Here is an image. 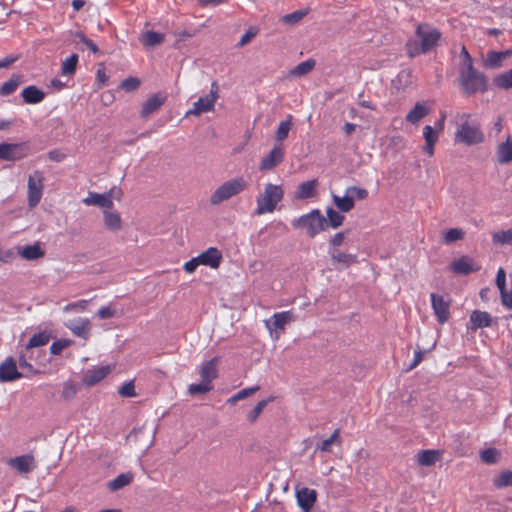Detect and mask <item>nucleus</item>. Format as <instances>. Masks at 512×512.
<instances>
[{
    "mask_svg": "<svg viewBox=\"0 0 512 512\" xmlns=\"http://www.w3.org/2000/svg\"><path fill=\"white\" fill-rule=\"evenodd\" d=\"M259 389H260L259 386H254V387H249V388L242 389L238 393L233 395L231 398H229L228 401L231 402V403H235L236 401L245 399V398L253 395Z\"/></svg>",
    "mask_w": 512,
    "mask_h": 512,
    "instance_id": "603ef678",
    "label": "nucleus"
},
{
    "mask_svg": "<svg viewBox=\"0 0 512 512\" xmlns=\"http://www.w3.org/2000/svg\"><path fill=\"white\" fill-rule=\"evenodd\" d=\"M491 322L492 319L488 312L474 310L470 315V329L472 331H476L479 328L489 327Z\"/></svg>",
    "mask_w": 512,
    "mask_h": 512,
    "instance_id": "cd10ccee",
    "label": "nucleus"
},
{
    "mask_svg": "<svg viewBox=\"0 0 512 512\" xmlns=\"http://www.w3.org/2000/svg\"><path fill=\"white\" fill-rule=\"evenodd\" d=\"M18 254L26 260H36L44 256V251L38 243L28 245L18 250Z\"/></svg>",
    "mask_w": 512,
    "mask_h": 512,
    "instance_id": "f704fd0d",
    "label": "nucleus"
},
{
    "mask_svg": "<svg viewBox=\"0 0 512 512\" xmlns=\"http://www.w3.org/2000/svg\"><path fill=\"white\" fill-rule=\"evenodd\" d=\"M495 154L500 165H507L512 162V135H508L505 141L497 145Z\"/></svg>",
    "mask_w": 512,
    "mask_h": 512,
    "instance_id": "412c9836",
    "label": "nucleus"
},
{
    "mask_svg": "<svg viewBox=\"0 0 512 512\" xmlns=\"http://www.w3.org/2000/svg\"><path fill=\"white\" fill-rule=\"evenodd\" d=\"M198 260L200 261L201 265L209 266L212 269H217L223 260V256L218 248L209 247L207 250L198 255Z\"/></svg>",
    "mask_w": 512,
    "mask_h": 512,
    "instance_id": "dca6fc26",
    "label": "nucleus"
},
{
    "mask_svg": "<svg viewBox=\"0 0 512 512\" xmlns=\"http://www.w3.org/2000/svg\"><path fill=\"white\" fill-rule=\"evenodd\" d=\"M269 401L270 400L259 401L257 405L254 407V409L247 414V420L250 423H254L258 419L264 408L267 406Z\"/></svg>",
    "mask_w": 512,
    "mask_h": 512,
    "instance_id": "3c124183",
    "label": "nucleus"
},
{
    "mask_svg": "<svg viewBox=\"0 0 512 512\" xmlns=\"http://www.w3.org/2000/svg\"><path fill=\"white\" fill-rule=\"evenodd\" d=\"M40 351H36L29 346H25L19 353L18 363L20 370L25 372V378L32 377L40 373V369L35 367L37 359L41 356Z\"/></svg>",
    "mask_w": 512,
    "mask_h": 512,
    "instance_id": "9d476101",
    "label": "nucleus"
},
{
    "mask_svg": "<svg viewBox=\"0 0 512 512\" xmlns=\"http://www.w3.org/2000/svg\"><path fill=\"white\" fill-rule=\"evenodd\" d=\"M72 331L75 335L86 338L90 331V323L88 320L81 322L72 328Z\"/></svg>",
    "mask_w": 512,
    "mask_h": 512,
    "instance_id": "bf43d9fd",
    "label": "nucleus"
},
{
    "mask_svg": "<svg viewBox=\"0 0 512 512\" xmlns=\"http://www.w3.org/2000/svg\"><path fill=\"white\" fill-rule=\"evenodd\" d=\"M345 232H338L336 233L329 242L330 249H338L340 247L344 240H345Z\"/></svg>",
    "mask_w": 512,
    "mask_h": 512,
    "instance_id": "338daca9",
    "label": "nucleus"
},
{
    "mask_svg": "<svg viewBox=\"0 0 512 512\" xmlns=\"http://www.w3.org/2000/svg\"><path fill=\"white\" fill-rule=\"evenodd\" d=\"M219 358L214 357L211 360L202 364L200 369V376L203 382L212 384V381L217 378V363Z\"/></svg>",
    "mask_w": 512,
    "mask_h": 512,
    "instance_id": "bb28decb",
    "label": "nucleus"
},
{
    "mask_svg": "<svg viewBox=\"0 0 512 512\" xmlns=\"http://www.w3.org/2000/svg\"><path fill=\"white\" fill-rule=\"evenodd\" d=\"M346 194L350 195V197H352L353 200H354V198H356L358 200H363V199L367 198L368 191L364 188L351 186L346 189Z\"/></svg>",
    "mask_w": 512,
    "mask_h": 512,
    "instance_id": "6e6d98bb",
    "label": "nucleus"
},
{
    "mask_svg": "<svg viewBox=\"0 0 512 512\" xmlns=\"http://www.w3.org/2000/svg\"><path fill=\"white\" fill-rule=\"evenodd\" d=\"M167 96L164 93H156L150 96L142 105L141 116L149 117L156 112L166 101Z\"/></svg>",
    "mask_w": 512,
    "mask_h": 512,
    "instance_id": "aec40b11",
    "label": "nucleus"
},
{
    "mask_svg": "<svg viewBox=\"0 0 512 512\" xmlns=\"http://www.w3.org/2000/svg\"><path fill=\"white\" fill-rule=\"evenodd\" d=\"M450 269L455 274L467 275L471 272L478 271L480 267L477 266L470 257L462 256L451 263Z\"/></svg>",
    "mask_w": 512,
    "mask_h": 512,
    "instance_id": "6ab92c4d",
    "label": "nucleus"
},
{
    "mask_svg": "<svg viewBox=\"0 0 512 512\" xmlns=\"http://www.w3.org/2000/svg\"><path fill=\"white\" fill-rule=\"evenodd\" d=\"M492 241L498 245H512V227L492 234Z\"/></svg>",
    "mask_w": 512,
    "mask_h": 512,
    "instance_id": "79ce46f5",
    "label": "nucleus"
},
{
    "mask_svg": "<svg viewBox=\"0 0 512 512\" xmlns=\"http://www.w3.org/2000/svg\"><path fill=\"white\" fill-rule=\"evenodd\" d=\"M495 85L499 88L510 89L512 88V69L498 75L494 79Z\"/></svg>",
    "mask_w": 512,
    "mask_h": 512,
    "instance_id": "de8ad7c7",
    "label": "nucleus"
},
{
    "mask_svg": "<svg viewBox=\"0 0 512 512\" xmlns=\"http://www.w3.org/2000/svg\"><path fill=\"white\" fill-rule=\"evenodd\" d=\"M219 86L216 81L211 83L210 93L206 96L200 97L193 105L186 115L199 116L203 113L211 112L214 110L215 103L219 98Z\"/></svg>",
    "mask_w": 512,
    "mask_h": 512,
    "instance_id": "6e6552de",
    "label": "nucleus"
},
{
    "mask_svg": "<svg viewBox=\"0 0 512 512\" xmlns=\"http://www.w3.org/2000/svg\"><path fill=\"white\" fill-rule=\"evenodd\" d=\"M327 214V226H330L334 229L340 227L343 224V221L345 219L344 215L340 214L333 208H328L326 210Z\"/></svg>",
    "mask_w": 512,
    "mask_h": 512,
    "instance_id": "c03bdc74",
    "label": "nucleus"
},
{
    "mask_svg": "<svg viewBox=\"0 0 512 512\" xmlns=\"http://www.w3.org/2000/svg\"><path fill=\"white\" fill-rule=\"evenodd\" d=\"M315 65L316 61L314 59H308L306 61L300 62L290 71V75L294 77L305 76L315 68Z\"/></svg>",
    "mask_w": 512,
    "mask_h": 512,
    "instance_id": "4c0bfd02",
    "label": "nucleus"
},
{
    "mask_svg": "<svg viewBox=\"0 0 512 512\" xmlns=\"http://www.w3.org/2000/svg\"><path fill=\"white\" fill-rule=\"evenodd\" d=\"M429 109L423 103H417L407 114L406 121L411 124H418L421 119L428 115Z\"/></svg>",
    "mask_w": 512,
    "mask_h": 512,
    "instance_id": "72a5a7b5",
    "label": "nucleus"
},
{
    "mask_svg": "<svg viewBox=\"0 0 512 512\" xmlns=\"http://www.w3.org/2000/svg\"><path fill=\"white\" fill-rule=\"evenodd\" d=\"M79 62V56L76 53L71 54L61 64V75L72 76L76 73Z\"/></svg>",
    "mask_w": 512,
    "mask_h": 512,
    "instance_id": "c9c22d12",
    "label": "nucleus"
},
{
    "mask_svg": "<svg viewBox=\"0 0 512 512\" xmlns=\"http://www.w3.org/2000/svg\"><path fill=\"white\" fill-rule=\"evenodd\" d=\"M442 33L429 23H420L416 26L414 36L405 44V50L410 58L427 54L439 44Z\"/></svg>",
    "mask_w": 512,
    "mask_h": 512,
    "instance_id": "f257e3e1",
    "label": "nucleus"
},
{
    "mask_svg": "<svg viewBox=\"0 0 512 512\" xmlns=\"http://www.w3.org/2000/svg\"><path fill=\"white\" fill-rule=\"evenodd\" d=\"M496 285L501 292L506 290V273L503 268H499L496 275Z\"/></svg>",
    "mask_w": 512,
    "mask_h": 512,
    "instance_id": "69168bd1",
    "label": "nucleus"
},
{
    "mask_svg": "<svg viewBox=\"0 0 512 512\" xmlns=\"http://www.w3.org/2000/svg\"><path fill=\"white\" fill-rule=\"evenodd\" d=\"M212 389H213L212 384H207V383L201 381V383L189 385L188 392L190 395L206 394L209 391H211Z\"/></svg>",
    "mask_w": 512,
    "mask_h": 512,
    "instance_id": "8fccbe9b",
    "label": "nucleus"
},
{
    "mask_svg": "<svg viewBox=\"0 0 512 512\" xmlns=\"http://www.w3.org/2000/svg\"><path fill=\"white\" fill-rule=\"evenodd\" d=\"M455 142L466 146L481 144L485 141V134L481 123L472 118L469 113L458 115V125L455 132Z\"/></svg>",
    "mask_w": 512,
    "mask_h": 512,
    "instance_id": "f03ea898",
    "label": "nucleus"
},
{
    "mask_svg": "<svg viewBox=\"0 0 512 512\" xmlns=\"http://www.w3.org/2000/svg\"><path fill=\"white\" fill-rule=\"evenodd\" d=\"M50 341V335L46 331L34 334L26 344L29 348L45 346Z\"/></svg>",
    "mask_w": 512,
    "mask_h": 512,
    "instance_id": "37998d69",
    "label": "nucleus"
},
{
    "mask_svg": "<svg viewBox=\"0 0 512 512\" xmlns=\"http://www.w3.org/2000/svg\"><path fill=\"white\" fill-rule=\"evenodd\" d=\"M17 253L14 249H4L0 246V262L1 263H11L16 258Z\"/></svg>",
    "mask_w": 512,
    "mask_h": 512,
    "instance_id": "052dcab7",
    "label": "nucleus"
},
{
    "mask_svg": "<svg viewBox=\"0 0 512 512\" xmlns=\"http://www.w3.org/2000/svg\"><path fill=\"white\" fill-rule=\"evenodd\" d=\"M23 377L25 372L18 371L17 362L12 356L0 363V382H12Z\"/></svg>",
    "mask_w": 512,
    "mask_h": 512,
    "instance_id": "ddd939ff",
    "label": "nucleus"
},
{
    "mask_svg": "<svg viewBox=\"0 0 512 512\" xmlns=\"http://www.w3.org/2000/svg\"><path fill=\"white\" fill-rule=\"evenodd\" d=\"M294 228H305L308 235L314 238L317 234L327 228V220L321 214L320 210L314 209L307 214L300 216L292 221Z\"/></svg>",
    "mask_w": 512,
    "mask_h": 512,
    "instance_id": "423d86ee",
    "label": "nucleus"
},
{
    "mask_svg": "<svg viewBox=\"0 0 512 512\" xmlns=\"http://www.w3.org/2000/svg\"><path fill=\"white\" fill-rule=\"evenodd\" d=\"M284 193L282 185L266 183L263 191L256 196L254 214L260 216L273 213L276 210L277 205L283 200Z\"/></svg>",
    "mask_w": 512,
    "mask_h": 512,
    "instance_id": "7ed1b4c3",
    "label": "nucleus"
},
{
    "mask_svg": "<svg viewBox=\"0 0 512 512\" xmlns=\"http://www.w3.org/2000/svg\"><path fill=\"white\" fill-rule=\"evenodd\" d=\"M30 153V145L27 142L0 143V160L18 161L28 157Z\"/></svg>",
    "mask_w": 512,
    "mask_h": 512,
    "instance_id": "1a4fd4ad",
    "label": "nucleus"
},
{
    "mask_svg": "<svg viewBox=\"0 0 512 512\" xmlns=\"http://www.w3.org/2000/svg\"><path fill=\"white\" fill-rule=\"evenodd\" d=\"M292 120L293 116L288 115L285 120H282L275 132V140L277 144H282V142L288 137L289 132L292 128Z\"/></svg>",
    "mask_w": 512,
    "mask_h": 512,
    "instance_id": "473e14b6",
    "label": "nucleus"
},
{
    "mask_svg": "<svg viewBox=\"0 0 512 512\" xmlns=\"http://www.w3.org/2000/svg\"><path fill=\"white\" fill-rule=\"evenodd\" d=\"M317 499V493L314 489L302 488L297 492L298 505L304 512H309Z\"/></svg>",
    "mask_w": 512,
    "mask_h": 512,
    "instance_id": "5701e85b",
    "label": "nucleus"
},
{
    "mask_svg": "<svg viewBox=\"0 0 512 512\" xmlns=\"http://www.w3.org/2000/svg\"><path fill=\"white\" fill-rule=\"evenodd\" d=\"M431 304L432 309L435 313V316L440 324H444L448 321L450 312H449V303L445 301L444 297L435 293H432L431 296Z\"/></svg>",
    "mask_w": 512,
    "mask_h": 512,
    "instance_id": "2eb2a0df",
    "label": "nucleus"
},
{
    "mask_svg": "<svg viewBox=\"0 0 512 512\" xmlns=\"http://www.w3.org/2000/svg\"><path fill=\"white\" fill-rule=\"evenodd\" d=\"M460 57L462 59V63L459 68H470L473 67L472 57L470 56L468 50L463 45L460 52Z\"/></svg>",
    "mask_w": 512,
    "mask_h": 512,
    "instance_id": "e2e57ef3",
    "label": "nucleus"
},
{
    "mask_svg": "<svg viewBox=\"0 0 512 512\" xmlns=\"http://www.w3.org/2000/svg\"><path fill=\"white\" fill-rule=\"evenodd\" d=\"M333 444L340 445V430L335 429L334 432L331 434V436L328 439L323 440L321 443H318L316 446V449L322 451V452H330L331 446Z\"/></svg>",
    "mask_w": 512,
    "mask_h": 512,
    "instance_id": "ea45409f",
    "label": "nucleus"
},
{
    "mask_svg": "<svg viewBox=\"0 0 512 512\" xmlns=\"http://www.w3.org/2000/svg\"><path fill=\"white\" fill-rule=\"evenodd\" d=\"M459 85L466 95H472L487 90L486 77L478 72L474 66L459 68Z\"/></svg>",
    "mask_w": 512,
    "mask_h": 512,
    "instance_id": "39448f33",
    "label": "nucleus"
},
{
    "mask_svg": "<svg viewBox=\"0 0 512 512\" xmlns=\"http://www.w3.org/2000/svg\"><path fill=\"white\" fill-rule=\"evenodd\" d=\"M249 187V181L243 176L231 178L219 185L211 194L209 201L213 206H218L223 202L241 194Z\"/></svg>",
    "mask_w": 512,
    "mask_h": 512,
    "instance_id": "20e7f679",
    "label": "nucleus"
},
{
    "mask_svg": "<svg viewBox=\"0 0 512 512\" xmlns=\"http://www.w3.org/2000/svg\"><path fill=\"white\" fill-rule=\"evenodd\" d=\"M118 393L122 397H127V398L135 397L136 392H135V386H134L133 382L125 383L123 386L120 387Z\"/></svg>",
    "mask_w": 512,
    "mask_h": 512,
    "instance_id": "680f3d73",
    "label": "nucleus"
},
{
    "mask_svg": "<svg viewBox=\"0 0 512 512\" xmlns=\"http://www.w3.org/2000/svg\"><path fill=\"white\" fill-rule=\"evenodd\" d=\"M329 254L332 262L341 265L343 268H348L358 262L357 255L344 253L339 249H329Z\"/></svg>",
    "mask_w": 512,
    "mask_h": 512,
    "instance_id": "393cba45",
    "label": "nucleus"
},
{
    "mask_svg": "<svg viewBox=\"0 0 512 512\" xmlns=\"http://www.w3.org/2000/svg\"><path fill=\"white\" fill-rule=\"evenodd\" d=\"M140 86V80L136 77H128L121 82L120 87L127 92H132L138 89Z\"/></svg>",
    "mask_w": 512,
    "mask_h": 512,
    "instance_id": "4d7b16f0",
    "label": "nucleus"
},
{
    "mask_svg": "<svg viewBox=\"0 0 512 512\" xmlns=\"http://www.w3.org/2000/svg\"><path fill=\"white\" fill-rule=\"evenodd\" d=\"M445 121V114H442L440 120L438 121V130H435L432 126L426 125L423 128V137L425 139V146L423 147V151L429 155H434V146L439 139V134L443 130Z\"/></svg>",
    "mask_w": 512,
    "mask_h": 512,
    "instance_id": "9b49d317",
    "label": "nucleus"
},
{
    "mask_svg": "<svg viewBox=\"0 0 512 512\" xmlns=\"http://www.w3.org/2000/svg\"><path fill=\"white\" fill-rule=\"evenodd\" d=\"M308 14L306 10H296L292 13L286 14L282 17V21L288 25H295L299 23Z\"/></svg>",
    "mask_w": 512,
    "mask_h": 512,
    "instance_id": "49530a36",
    "label": "nucleus"
},
{
    "mask_svg": "<svg viewBox=\"0 0 512 512\" xmlns=\"http://www.w3.org/2000/svg\"><path fill=\"white\" fill-rule=\"evenodd\" d=\"M165 36L162 33H158L155 31H147L144 33L140 41L145 47H154L156 45H160L164 42Z\"/></svg>",
    "mask_w": 512,
    "mask_h": 512,
    "instance_id": "e433bc0d",
    "label": "nucleus"
},
{
    "mask_svg": "<svg viewBox=\"0 0 512 512\" xmlns=\"http://www.w3.org/2000/svg\"><path fill=\"white\" fill-rule=\"evenodd\" d=\"M103 215L106 229L113 232H117L122 229V219L118 212L107 209L103 211Z\"/></svg>",
    "mask_w": 512,
    "mask_h": 512,
    "instance_id": "2f4dec72",
    "label": "nucleus"
},
{
    "mask_svg": "<svg viewBox=\"0 0 512 512\" xmlns=\"http://www.w3.org/2000/svg\"><path fill=\"white\" fill-rule=\"evenodd\" d=\"M498 452L494 448H488L480 453L481 460L486 464H493L497 461Z\"/></svg>",
    "mask_w": 512,
    "mask_h": 512,
    "instance_id": "864d4df0",
    "label": "nucleus"
},
{
    "mask_svg": "<svg viewBox=\"0 0 512 512\" xmlns=\"http://www.w3.org/2000/svg\"><path fill=\"white\" fill-rule=\"evenodd\" d=\"M442 458V452L440 450L427 449L421 450L416 455V461L421 467L433 466L436 462Z\"/></svg>",
    "mask_w": 512,
    "mask_h": 512,
    "instance_id": "b1692460",
    "label": "nucleus"
},
{
    "mask_svg": "<svg viewBox=\"0 0 512 512\" xmlns=\"http://www.w3.org/2000/svg\"><path fill=\"white\" fill-rule=\"evenodd\" d=\"M512 54V51H490L483 61V65L486 68H498L502 65V62Z\"/></svg>",
    "mask_w": 512,
    "mask_h": 512,
    "instance_id": "c756f323",
    "label": "nucleus"
},
{
    "mask_svg": "<svg viewBox=\"0 0 512 512\" xmlns=\"http://www.w3.org/2000/svg\"><path fill=\"white\" fill-rule=\"evenodd\" d=\"M44 190V175L40 170H35L28 176L27 201L29 208H35L41 201Z\"/></svg>",
    "mask_w": 512,
    "mask_h": 512,
    "instance_id": "0eeeda50",
    "label": "nucleus"
},
{
    "mask_svg": "<svg viewBox=\"0 0 512 512\" xmlns=\"http://www.w3.org/2000/svg\"><path fill=\"white\" fill-rule=\"evenodd\" d=\"M285 150L282 144H275L272 150L261 159L259 170L262 172L273 170L284 159Z\"/></svg>",
    "mask_w": 512,
    "mask_h": 512,
    "instance_id": "f8f14e48",
    "label": "nucleus"
},
{
    "mask_svg": "<svg viewBox=\"0 0 512 512\" xmlns=\"http://www.w3.org/2000/svg\"><path fill=\"white\" fill-rule=\"evenodd\" d=\"M463 237H464V233L461 229L451 228L445 232L444 239L447 243H452V242L463 239Z\"/></svg>",
    "mask_w": 512,
    "mask_h": 512,
    "instance_id": "5fc2aeb1",
    "label": "nucleus"
},
{
    "mask_svg": "<svg viewBox=\"0 0 512 512\" xmlns=\"http://www.w3.org/2000/svg\"><path fill=\"white\" fill-rule=\"evenodd\" d=\"M110 372L111 368L108 365L90 369L84 374L83 383L86 386H94L110 374Z\"/></svg>",
    "mask_w": 512,
    "mask_h": 512,
    "instance_id": "4be33fe9",
    "label": "nucleus"
},
{
    "mask_svg": "<svg viewBox=\"0 0 512 512\" xmlns=\"http://www.w3.org/2000/svg\"><path fill=\"white\" fill-rule=\"evenodd\" d=\"M317 185L318 181L316 179L301 183L295 192V199L304 200L313 197L316 193Z\"/></svg>",
    "mask_w": 512,
    "mask_h": 512,
    "instance_id": "7c9ffc66",
    "label": "nucleus"
},
{
    "mask_svg": "<svg viewBox=\"0 0 512 512\" xmlns=\"http://www.w3.org/2000/svg\"><path fill=\"white\" fill-rule=\"evenodd\" d=\"M500 295H501L502 304L505 307L512 309V290L508 291L506 289L503 292H501Z\"/></svg>",
    "mask_w": 512,
    "mask_h": 512,
    "instance_id": "774afa93",
    "label": "nucleus"
},
{
    "mask_svg": "<svg viewBox=\"0 0 512 512\" xmlns=\"http://www.w3.org/2000/svg\"><path fill=\"white\" fill-rule=\"evenodd\" d=\"M71 341L67 339H60L54 341L50 346V352L53 355H59L66 347L70 345Z\"/></svg>",
    "mask_w": 512,
    "mask_h": 512,
    "instance_id": "13d9d810",
    "label": "nucleus"
},
{
    "mask_svg": "<svg viewBox=\"0 0 512 512\" xmlns=\"http://www.w3.org/2000/svg\"><path fill=\"white\" fill-rule=\"evenodd\" d=\"M333 202L341 212L346 213L354 208V200L348 194H346L344 197L334 195Z\"/></svg>",
    "mask_w": 512,
    "mask_h": 512,
    "instance_id": "a19ab883",
    "label": "nucleus"
},
{
    "mask_svg": "<svg viewBox=\"0 0 512 512\" xmlns=\"http://www.w3.org/2000/svg\"><path fill=\"white\" fill-rule=\"evenodd\" d=\"M494 485L497 488L512 486V471H502L494 480Z\"/></svg>",
    "mask_w": 512,
    "mask_h": 512,
    "instance_id": "09e8293b",
    "label": "nucleus"
},
{
    "mask_svg": "<svg viewBox=\"0 0 512 512\" xmlns=\"http://www.w3.org/2000/svg\"><path fill=\"white\" fill-rule=\"evenodd\" d=\"M85 205L98 206L100 208L112 209L114 206L111 192L99 194L96 192H89L88 196L83 199Z\"/></svg>",
    "mask_w": 512,
    "mask_h": 512,
    "instance_id": "a211bd4d",
    "label": "nucleus"
},
{
    "mask_svg": "<svg viewBox=\"0 0 512 512\" xmlns=\"http://www.w3.org/2000/svg\"><path fill=\"white\" fill-rule=\"evenodd\" d=\"M22 83H23V75H21L19 73L12 74L11 77L9 78V80L4 82L0 86V96L5 97V96L12 95L14 92H16V90Z\"/></svg>",
    "mask_w": 512,
    "mask_h": 512,
    "instance_id": "c85d7f7f",
    "label": "nucleus"
},
{
    "mask_svg": "<svg viewBox=\"0 0 512 512\" xmlns=\"http://www.w3.org/2000/svg\"><path fill=\"white\" fill-rule=\"evenodd\" d=\"M132 473H122L118 475L115 479L109 482L108 487L112 491H117L127 485H129L133 481Z\"/></svg>",
    "mask_w": 512,
    "mask_h": 512,
    "instance_id": "58836bf2",
    "label": "nucleus"
},
{
    "mask_svg": "<svg viewBox=\"0 0 512 512\" xmlns=\"http://www.w3.org/2000/svg\"><path fill=\"white\" fill-rule=\"evenodd\" d=\"M294 319L291 311H283L274 313L271 320L265 321V326L269 330L270 334L274 330H284L285 325Z\"/></svg>",
    "mask_w": 512,
    "mask_h": 512,
    "instance_id": "f3484780",
    "label": "nucleus"
},
{
    "mask_svg": "<svg viewBox=\"0 0 512 512\" xmlns=\"http://www.w3.org/2000/svg\"><path fill=\"white\" fill-rule=\"evenodd\" d=\"M7 464L20 474H29L37 467L35 458L32 454H25L10 458L7 461Z\"/></svg>",
    "mask_w": 512,
    "mask_h": 512,
    "instance_id": "4468645a",
    "label": "nucleus"
},
{
    "mask_svg": "<svg viewBox=\"0 0 512 512\" xmlns=\"http://www.w3.org/2000/svg\"><path fill=\"white\" fill-rule=\"evenodd\" d=\"M79 391V385L73 381H67L63 384L61 397L64 400L73 399Z\"/></svg>",
    "mask_w": 512,
    "mask_h": 512,
    "instance_id": "a18cd8bd",
    "label": "nucleus"
},
{
    "mask_svg": "<svg viewBox=\"0 0 512 512\" xmlns=\"http://www.w3.org/2000/svg\"><path fill=\"white\" fill-rule=\"evenodd\" d=\"M77 37L79 40L85 44V46L93 53L97 54L99 52L98 46L95 42L87 38L83 33H78Z\"/></svg>",
    "mask_w": 512,
    "mask_h": 512,
    "instance_id": "0e129e2a",
    "label": "nucleus"
},
{
    "mask_svg": "<svg viewBox=\"0 0 512 512\" xmlns=\"http://www.w3.org/2000/svg\"><path fill=\"white\" fill-rule=\"evenodd\" d=\"M21 96L26 104H38L45 99L46 94L37 86L29 85L22 90Z\"/></svg>",
    "mask_w": 512,
    "mask_h": 512,
    "instance_id": "a878e982",
    "label": "nucleus"
}]
</instances>
